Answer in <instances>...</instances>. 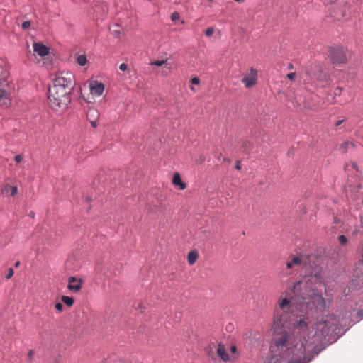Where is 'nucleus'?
<instances>
[{"instance_id":"nucleus-1","label":"nucleus","mask_w":363,"mask_h":363,"mask_svg":"<svg viewBox=\"0 0 363 363\" xmlns=\"http://www.w3.org/2000/svg\"><path fill=\"white\" fill-rule=\"evenodd\" d=\"M53 85L48 89V104L56 112H62L71 102L70 94L75 86L74 75L71 72L55 74Z\"/></svg>"},{"instance_id":"nucleus-2","label":"nucleus","mask_w":363,"mask_h":363,"mask_svg":"<svg viewBox=\"0 0 363 363\" xmlns=\"http://www.w3.org/2000/svg\"><path fill=\"white\" fill-rule=\"evenodd\" d=\"M290 348L289 333L284 329L275 331L270 345L272 363H282V359Z\"/></svg>"},{"instance_id":"nucleus-3","label":"nucleus","mask_w":363,"mask_h":363,"mask_svg":"<svg viewBox=\"0 0 363 363\" xmlns=\"http://www.w3.org/2000/svg\"><path fill=\"white\" fill-rule=\"evenodd\" d=\"M314 336L317 340L322 342L336 335L340 330L339 320L333 314H328L317 320L314 326Z\"/></svg>"},{"instance_id":"nucleus-4","label":"nucleus","mask_w":363,"mask_h":363,"mask_svg":"<svg viewBox=\"0 0 363 363\" xmlns=\"http://www.w3.org/2000/svg\"><path fill=\"white\" fill-rule=\"evenodd\" d=\"M329 57L333 64H344L347 62L345 50L342 47L331 48Z\"/></svg>"},{"instance_id":"nucleus-5","label":"nucleus","mask_w":363,"mask_h":363,"mask_svg":"<svg viewBox=\"0 0 363 363\" xmlns=\"http://www.w3.org/2000/svg\"><path fill=\"white\" fill-rule=\"evenodd\" d=\"M11 86L8 80L4 76L0 77V99L4 100L5 105H9L11 103L9 99Z\"/></svg>"},{"instance_id":"nucleus-6","label":"nucleus","mask_w":363,"mask_h":363,"mask_svg":"<svg viewBox=\"0 0 363 363\" xmlns=\"http://www.w3.org/2000/svg\"><path fill=\"white\" fill-rule=\"evenodd\" d=\"M257 72L254 68H251L250 73L245 74L242 79V82L245 84L247 88H250L255 85L257 83Z\"/></svg>"},{"instance_id":"nucleus-7","label":"nucleus","mask_w":363,"mask_h":363,"mask_svg":"<svg viewBox=\"0 0 363 363\" xmlns=\"http://www.w3.org/2000/svg\"><path fill=\"white\" fill-rule=\"evenodd\" d=\"M89 87L91 94L95 96H101L104 90V84L96 80L91 81Z\"/></svg>"},{"instance_id":"nucleus-8","label":"nucleus","mask_w":363,"mask_h":363,"mask_svg":"<svg viewBox=\"0 0 363 363\" xmlns=\"http://www.w3.org/2000/svg\"><path fill=\"white\" fill-rule=\"evenodd\" d=\"M49 48L40 43L33 44V51L40 57H45L49 53Z\"/></svg>"},{"instance_id":"nucleus-9","label":"nucleus","mask_w":363,"mask_h":363,"mask_svg":"<svg viewBox=\"0 0 363 363\" xmlns=\"http://www.w3.org/2000/svg\"><path fill=\"white\" fill-rule=\"evenodd\" d=\"M217 354L220 357V359L224 362H228L230 360L229 355L225 351V348L223 344L218 343V347H217Z\"/></svg>"},{"instance_id":"nucleus-10","label":"nucleus","mask_w":363,"mask_h":363,"mask_svg":"<svg viewBox=\"0 0 363 363\" xmlns=\"http://www.w3.org/2000/svg\"><path fill=\"white\" fill-rule=\"evenodd\" d=\"M86 118L88 121L98 120L99 113L95 108L89 107L86 111Z\"/></svg>"},{"instance_id":"nucleus-11","label":"nucleus","mask_w":363,"mask_h":363,"mask_svg":"<svg viewBox=\"0 0 363 363\" xmlns=\"http://www.w3.org/2000/svg\"><path fill=\"white\" fill-rule=\"evenodd\" d=\"M172 183L175 186H179L181 190L184 189L186 186V184L182 181L181 176L178 172L174 173L172 178Z\"/></svg>"},{"instance_id":"nucleus-12","label":"nucleus","mask_w":363,"mask_h":363,"mask_svg":"<svg viewBox=\"0 0 363 363\" xmlns=\"http://www.w3.org/2000/svg\"><path fill=\"white\" fill-rule=\"evenodd\" d=\"M9 191H10L12 196H14L18 193V188L16 186H10L7 184L2 188L1 193L6 194Z\"/></svg>"},{"instance_id":"nucleus-13","label":"nucleus","mask_w":363,"mask_h":363,"mask_svg":"<svg viewBox=\"0 0 363 363\" xmlns=\"http://www.w3.org/2000/svg\"><path fill=\"white\" fill-rule=\"evenodd\" d=\"M293 326L296 329L306 330L308 328V324L303 319H299L293 324Z\"/></svg>"},{"instance_id":"nucleus-14","label":"nucleus","mask_w":363,"mask_h":363,"mask_svg":"<svg viewBox=\"0 0 363 363\" xmlns=\"http://www.w3.org/2000/svg\"><path fill=\"white\" fill-rule=\"evenodd\" d=\"M198 252L195 250H192L191 251L189 254H188V257H187V259H188V262L189 264H193L196 260L198 258Z\"/></svg>"},{"instance_id":"nucleus-15","label":"nucleus","mask_w":363,"mask_h":363,"mask_svg":"<svg viewBox=\"0 0 363 363\" xmlns=\"http://www.w3.org/2000/svg\"><path fill=\"white\" fill-rule=\"evenodd\" d=\"M82 280L81 279H79L78 284H68L67 289L70 291H73L74 292H78L82 289Z\"/></svg>"},{"instance_id":"nucleus-16","label":"nucleus","mask_w":363,"mask_h":363,"mask_svg":"<svg viewBox=\"0 0 363 363\" xmlns=\"http://www.w3.org/2000/svg\"><path fill=\"white\" fill-rule=\"evenodd\" d=\"M302 281H298L292 287V292L296 295H299L301 291Z\"/></svg>"},{"instance_id":"nucleus-17","label":"nucleus","mask_w":363,"mask_h":363,"mask_svg":"<svg viewBox=\"0 0 363 363\" xmlns=\"http://www.w3.org/2000/svg\"><path fill=\"white\" fill-rule=\"evenodd\" d=\"M62 302L66 304L67 306L71 307L74 304V298L70 296H62Z\"/></svg>"},{"instance_id":"nucleus-18","label":"nucleus","mask_w":363,"mask_h":363,"mask_svg":"<svg viewBox=\"0 0 363 363\" xmlns=\"http://www.w3.org/2000/svg\"><path fill=\"white\" fill-rule=\"evenodd\" d=\"M87 60L84 55H80L77 58V62L79 66H84L86 64Z\"/></svg>"},{"instance_id":"nucleus-19","label":"nucleus","mask_w":363,"mask_h":363,"mask_svg":"<svg viewBox=\"0 0 363 363\" xmlns=\"http://www.w3.org/2000/svg\"><path fill=\"white\" fill-rule=\"evenodd\" d=\"M350 148V142L349 141H345L344 143H342L340 145V147H339V150L342 152V153H345L347 151V150Z\"/></svg>"},{"instance_id":"nucleus-20","label":"nucleus","mask_w":363,"mask_h":363,"mask_svg":"<svg viewBox=\"0 0 363 363\" xmlns=\"http://www.w3.org/2000/svg\"><path fill=\"white\" fill-rule=\"evenodd\" d=\"M311 360V358H308L306 360L299 358V359H291V360L289 361L288 363H308Z\"/></svg>"},{"instance_id":"nucleus-21","label":"nucleus","mask_w":363,"mask_h":363,"mask_svg":"<svg viewBox=\"0 0 363 363\" xmlns=\"http://www.w3.org/2000/svg\"><path fill=\"white\" fill-rule=\"evenodd\" d=\"M100 8H101V9L104 12V14L106 15L107 11H108L107 5L106 4H101L100 5H96V11H97V10L99 9Z\"/></svg>"},{"instance_id":"nucleus-22","label":"nucleus","mask_w":363,"mask_h":363,"mask_svg":"<svg viewBox=\"0 0 363 363\" xmlns=\"http://www.w3.org/2000/svg\"><path fill=\"white\" fill-rule=\"evenodd\" d=\"M179 18H180V15H179V13L177 12V11H174L172 14H171V16H170V18L172 21H176L177 20H179Z\"/></svg>"},{"instance_id":"nucleus-23","label":"nucleus","mask_w":363,"mask_h":363,"mask_svg":"<svg viewBox=\"0 0 363 363\" xmlns=\"http://www.w3.org/2000/svg\"><path fill=\"white\" fill-rule=\"evenodd\" d=\"M338 240L341 245H345L347 242V239L344 235H341L338 237Z\"/></svg>"},{"instance_id":"nucleus-24","label":"nucleus","mask_w":363,"mask_h":363,"mask_svg":"<svg viewBox=\"0 0 363 363\" xmlns=\"http://www.w3.org/2000/svg\"><path fill=\"white\" fill-rule=\"evenodd\" d=\"M214 33V29L212 27H209L206 30H205V35L208 37H210Z\"/></svg>"},{"instance_id":"nucleus-25","label":"nucleus","mask_w":363,"mask_h":363,"mask_svg":"<svg viewBox=\"0 0 363 363\" xmlns=\"http://www.w3.org/2000/svg\"><path fill=\"white\" fill-rule=\"evenodd\" d=\"M293 264L300 265L301 264V259L298 257H295L291 260Z\"/></svg>"},{"instance_id":"nucleus-26","label":"nucleus","mask_w":363,"mask_h":363,"mask_svg":"<svg viewBox=\"0 0 363 363\" xmlns=\"http://www.w3.org/2000/svg\"><path fill=\"white\" fill-rule=\"evenodd\" d=\"M13 273H14V272H13V269L12 268H9V269H8V273H7V274H6V276H5V278H6V279H9L10 278H11V277H12V276L13 275Z\"/></svg>"},{"instance_id":"nucleus-27","label":"nucleus","mask_w":363,"mask_h":363,"mask_svg":"<svg viewBox=\"0 0 363 363\" xmlns=\"http://www.w3.org/2000/svg\"><path fill=\"white\" fill-rule=\"evenodd\" d=\"M290 303V301L288 300L287 298H284L282 299L281 303H280V307L281 308H283L284 306L289 305Z\"/></svg>"},{"instance_id":"nucleus-28","label":"nucleus","mask_w":363,"mask_h":363,"mask_svg":"<svg viewBox=\"0 0 363 363\" xmlns=\"http://www.w3.org/2000/svg\"><path fill=\"white\" fill-rule=\"evenodd\" d=\"M30 26V22L29 21H26L22 23L21 27L23 29H28Z\"/></svg>"},{"instance_id":"nucleus-29","label":"nucleus","mask_w":363,"mask_h":363,"mask_svg":"<svg viewBox=\"0 0 363 363\" xmlns=\"http://www.w3.org/2000/svg\"><path fill=\"white\" fill-rule=\"evenodd\" d=\"M166 62H167V60H157V61H155L152 63V65L157 66V67H160V66L163 65L164 64H165Z\"/></svg>"},{"instance_id":"nucleus-30","label":"nucleus","mask_w":363,"mask_h":363,"mask_svg":"<svg viewBox=\"0 0 363 363\" xmlns=\"http://www.w3.org/2000/svg\"><path fill=\"white\" fill-rule=\"evenodd\" d=\"M55 308L58 312H62L63 309V305L60 302H58L55 304Z\"/></svg>"},{"instance_id":"nucleus-31","label":"nucleus","mask_w":363,"mask_h":363,"mask_svg":"<svg viewBox=\"0 0 363 363\" xmlns=\"http://www.w3.org/2000/svg\"><path fill=\"white\" fill-rule=\"evenodd\" d=\"M14 160L17 163H20L23 160V157L21 155H16L14 157Z\"/></svg>"},{"instance_id":"nucleus-32","label":"nucleus","mask_w":363,"mask_h":363,"mask_svg":"<svg viewBox=\"0 0 363 363\" xmlns=\"http://www.w3.org/2000/svg\"><path fill=\"white\" fill-rule=\"evenodd\" d=\"M287 78L290 80H294L296 77V72H291L286 75Z\"/></svg>"},{"instance_id":"nucleus-33","label":"nucleus","mask_w":363,"mask_h":363,"mask_svg":"<svg viewBox=\"0 0 363 363\" xmlns=\"http://www.w3.org/2000/svg\"><path fill=\"white\" fill-rule=\"evenodd\" d=\"M191 82L193 84H199V82H200V80L198 77H193L191 79Z\"/></svg>"},{"instance_id":"nucleus-34","label":"nucleus","mask_w":363,"mask_h":363,"mask_svg":"<svg viewBox=\"0 0 363 363\" xmlns=\"http://www.w3.org/2000/svg\"><path fill=\"white\" fill-rule=\"evenodd\" d=\"M127 69V65L125 63H122L119 66V69L121 71H125Z\"/></svg>"},{"instance_id":"nucleus-35","label":"nucleus","mask_w":363,"mask_h":363,"mask_svg":"<svg viewBox=\"0 0 363 363\" xmlns=\"http://www.w3.org/2000/svg\"><path fill=\"white\" fill-rule=\"evenodd\" d=\"M97 121L98 120L89 121L91 123L92 128H95L97 127Z\"/></svg>"},{"instance_id":"nucleus-36","label":"nucleus","mask_w":363,"mask_h":363,"mask_svg":"<svg viewBox=\"0 0 363 363\" xmlns=\"http://www.w3.org/2000/svg\"><path fill=\"white\" fill-rule=\"evenodd\" d=\"M33 353L34 352H33V351L32 350L28 352V361L29 362H31Z\"/></svg>"},{"instance_id":"nucleus-37","label":"nucleus","mask_w":363,"mask_h":363,"mask_svg":"<svg viewBox=\"0 0 363 363\" xmlns=\"http://www.w3.org/2000/svg\"><path fill=\"white\" fill-rule=\"evenodd\" d=\"M77 281V279L75 277H69L68 279L69 284H72V282H74Z\"/></svg>"},{"instance_id":"nucleus-38","label":"nucleus","mask_w":363,"mask_h":363,"mask_svg":"<svg viewBox=\"0 0 363 363\" xmlns=\"http://www.w3.org/2000/svg\"><path fill=\"white\" fill-rule=\"evenodd\" d=\"M236 351H237V347H236V346H235V345H232V346L230 347V352H231L232 353H235V352H236Z\"/></svg>"},{"instance_id":"nucleus-39","label":"nucleus","mask_w":363,"mask_h":363,"mask_svg":"<svg viewBox=\"0 0 363 363\" xmlns=\"http://www.w3.org/2000/svg\"><path fill=\"white\" fill-rule=\"evenodd\" d=\"M28 216L31 218H34L35 216V213L34 211H31L29 212V214Z\"/></svg>"},{"instance_id":"nucleus-40","label":"nucleus","mask_w":363,"mask_h":363,"mask_svg":"<svg viewBox=\"0 0 363 363\" xmlns=\"http://www.w3.org/2000/svg\"><path fill=\"white\" fill-rule=\"evenodd\" d=\"M293 265H294V264H293V263H292V262H291V261L288 262L286 263V267H287V268H289V269L292 268Z\"/></svg>"},{"instance_id":"nucleus-41","label":"nucleus","mask_w":363,"mask_h":363,"mask_svg":"<svg viewBox=\"0 0 363 363\" xmlns=\"http://www.w3.org/2000/svg\"><path fill=\"white\" fill-rule=\"evenodd\" d=\"M357 315L360 318V319H362L363 318V310L359 311Z\"/></svg>"},{"instance_id":"nucleus-42","label":"nucleus","mask_w":363,"mask_h":363,"mask_svg":"<svg viewBox=\"0 0 363 363\" xmlns=\"http://www.w3.org/2000/svg\"><path fill=\"white\" fill-rule=\"evenodd\" d=\"M344 120H338L335 123V126H339L343 123Z\"/></svg>"},{"instance_id":"nucleus-43","label":"nucleus","mask_w":363,"mask_h":363,"mask_svg":"<svg viewBox=\"0 0 363 363\" xmlns=\"http://www.w3.org/2000/svg\"><path fill=\"white\" fill-rule=\"evenodd\" d=\"M350 147L355 148L356 145L352 142H350Z\"/></svg>"},{"instance_id":"nucleus-44","label":"nucleus","mask_w":363,"mask_h":363,"mask_svg":"<svg viewBox=\"0 0 363 363\" xmlns=\"http://www.w3.org/2000/svg\"><path fill=\"white\" fill-rule=\"evenodd\" d=\"M315 277L317 278V279H320L321 278V274L320 273H316L315 274Z\"/></svg>"},{"instance_id":"nucleus-45","label":"nucleus","mask_w":363,"mask_h":363,"mask_svg":"<svg viewBox=\"0 0 363 363\" xmlns=\"http://www.w3.org/2000/svg\"><path fill=\"white\" fill-rule=\"evenodd\" d=\"M293 68H294L293 65H292L291 63H289V64L288 65V69H293Z\"/></svg>"},{"instance_id":"nucleus-46","label":"nucleus","mask_w":363,"mask_h":363,"mask_svg":"<svg viewBox=\"0 0 363 363\" xmlns=\"http://www.w3.org/2000/svg\"><path fill=\"white\" fill-rule=\"evenodd\" d=\"M235 168H236L237 169H240V164H237L235 165Z\"/></svg>"},{"instance_id":"nucleus-47","label":"nucleus","mask_w":363,"mask_h":363,"mask_svg":"<svg viewBox=\"0 0 363 363\" xmlns=\"http://www.w3.org/2000/svg\"><path fill=\"white\" fill-rule=\"evenodd\" d=\"M19 264H20V262H16L15 263V267H18V266H19Z\"/></svg>"},{"instance_id":"nucleus-48","label":"nucleus","mask_w":363,"mask_h":363,"mask_svg":"<svg viewBox=\"0 0 363 363\" xmlns=\"http://www.w3.org/2000/svg\"><path fill=\"white\" fill-rule=\"evenodd\" d=\"M352 166H353V167H354V168H355V169L357 167V164H355V163H354V164H352Z\"/></svg>"},{"instance_id":"nucleus-49","label":"nucleus","mask_w":363,"mask_h":363,"mask_svg":"<svg viewBox=\"0 0 363 363\" xmlns=\"http://www.w3.org/2000/svg\"><path fill=\"white\" fill-rule=\"evenodd\" d=\"M227 328H228V329H230V328H233V325H228Z\"/></svg>"},{"instance_id":"nucleus-50","label":"nucleus","mask_w":363,"mask_h":363,"mask_svg":"<svg viewBox=\"0 0 363 363\" xmlns=\"http://www.w3.org/2000/svg\"><path fill=\"white\" fill-rule=\"evenodd\" d=\"M227 328H228V329H230V328H233V325H228Z\"/></svg>"},{"instance_id":"nucleus-51","label":"nucleus","mask_w":363,"mask_h":363,"mask_svg":"<svg viewBox=\"0 0 363 363\" xmlns=\"http://www.w3.org/2000/svg\"><path fill=\"white\" fill-rule=\"evenodd\" d=\"M181 23H182V24H184V20H182Z\"/></svg>"},{"instance_id":"nucleus-52","label":"nucleus","mask_w":363,"mask_h":363,"mask_svg":"<svg viewBox=\"0 0 363 363\" xmlns=\"http://www.w3.org/2000/svg\"><path fill=\"white\" fill-rule=\"evenodd\" d=\"M208 1H212L213 0H208Z\"/></svg>"}]
</instances>
